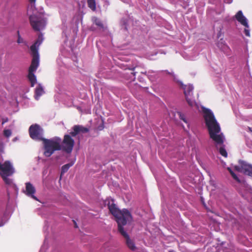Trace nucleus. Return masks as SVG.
I'll return each mask as SVG.
<instances>
[{
    "instance_id": "nucleus-10",
    "label": "nucleus",
    "mask_w": 252,
    "mask_h": 252,
    "mask_svg": "<svg viewBox=\"0 0 252 252\" xmlns=\"http://www.w3.org/2000/svg\"><path fill=\"white\" fill-rule=\"evenodd\" d=\"M235 17L236 20L242 25L245 26L246 28H249L248 20L244 16L243 12L241 10L238 11V12L236 14Z\"/></svg>"
},
{
    "instance_id": "nucleus-4",
    "label": "nucleus",
    "mask_w": 252,
    "mask_h": 252,
    "mask_svg": "<svg viewBox=\"0 0 252 252\" xmlns=\"http://www.w3.org/2000/svg\"><path fill=\"white\" fill-rule=\"evenodd\" d=\"M14 173V169L9 161H5L3 163L0 162V175L6 184H12V180L8 177L12 175Z\"/></svg>"
},
{
    "instance_id": "nucleus-6",
    "label": "nucleus",
    "mask_w": 252,
    "mask_h": 252,
    "mask_svg": "<svg viewBox=\"0 0 252 252\" xmlns=\"http://www.w3.org/2000/svg\"><path fill=\"white\" fill-rule=\"evenodd\" d=\"M39 65V55L36 51H34L33 59L29 70L28 78L31 84V87H33L36 83V78L34 74V72Z\"/></svg>"
},
{
    "instance_id": "nucleus-29",
    "label": "nucleus",
    "mask_w": 252,
    "mask_h": 252,
    "mask_svg": "<svg viewBox=\"0 0 252 252\" xmlns=\"http://www.w3.org/2000/svg\"><path fill=\"white\" fill-rule=\"evenodd\" d=\"M23 42V39L22 38H21L20 36H19V38H18V39L17 40V42L18 43H22Z\"/></svg>"
},
{
    "instance_id": "nucleus-35",
    "label": "nucleus",
    "mask_w": 252,
    "mask_h": 252,
    "mask_svg": "<svg viewBox=\"0 0 252 252\" xmlns=\"http://www.w3.org/2000/svg\"><path fill=\"white\" fill-rule=\"evenodd\" d=\"M131 73H132V74H133L134 76H135V74H136V72H132Z\"/></svg>"
},
{
    "instance_id": "nucleus-20",
    "label": "nucleus",
    "mask_w": 252,
    "mask_h": 252,
    "mask_svg": "<svg viewBox=\"0 0 252 252\" xmlns=\"http://www.w3.org/2000/svg\"><path fill=\"white\" fill-rule=\"evenodd\" d=\"M88 7L93 11L96 10V3L95 0H87Z\"/></svg>"
},
{
    "instance_id": "nucleus-28",
    "label": "nucleus",
    "mask_w": 252,
    "mask_h": 252,
    "mask_svg": "<svg viewBox=\"0 0 252 252\" xmlns=\"http://www.w3.org/2000/svg\"><path fill=\"white\" fill-rule=\"evenodd\" d=\"M8 119L7 118H3L2 119V125H3L4 123H5L7 122H8Z\"/></svg>"
},
{
    "instance_id": "nucleus-26",
    "label": "nucleus",
    "mask_w": 252,
    "mask_h": 252,
    "mask_svg": "<svg viewBox=\"0 0 252 252\" xmlns=\"http://www.w3.org/2000/svg\"><path fill=\"white\" fill-rule=\"evenodd\" d=\"M155 72L153 70H149L148 72H142V73H143L145 75H147L148 77L150 78V77L151 75L150 74Z\"/></svg>"
},
{
    "instance_id": "nucleus-7",
    "label": "nucleus",
    "mask_w": 252,
    "mask_h": 252,
    "mask_svg": "<svg viewBox=\"0 0 252 252\" xmlns=\"http://www.w3.org/2000/svg\"><path fill=\"white\" fill-rule=\"evenodd\" d=\"M118 230L122 236L125 238V242L127 248L132 251H135L137 249L134 241L130 239L127 233L125 231L124 227H120Z\"/></svg>"
},
{
    "instance_id": "nucleus-15",
    "label": "nucleus",
    "mask_w": 252,
    "mask_h": 252,
    "mask_svg": "<svg viewBox=\"0 0 252 252\" xmlns=\"http://www.w3.org/2000/svg\"><path fill=\"white\" fill-rule=\"evenodd\" d=\"M223 143H217L216 147L219 150L220 154L222 156L226 158L227 157V153Z\"/></svg>"
},
{
    "instance_id": "nucleus-9",
    "label": "nucleus",
    "mask_w": 252,
    "mask_h": 252,
    "mask_svg": "<svg viewBox=\"0 0 252 252\" xmlns=\"http://www.w3.org/2000/svg\"><path fill=\"white\" fill-rule=\"evenodd\" d=\"M239 163L240 166H235V169L245 175L252 177V165L241 160L239 161Z\"/></svg>"
},
{
    "instance_id": "nucleus-21",
    "label": "nucleus",
    "mask_w": 252,
    "mask_h": 252,
    "mask_svg": "<svg viewBox=\"0 0 252 252\" xmlns=\"http://www.w3.org/2000/svg\"><path fill=\"white\" fill-rule=\"evenodd\" d=\"M128 23V20L127 18H123L121 21V25L122 26V29L124 31H127V25Z\"/></svg>"
},
{
    "instance_id": "nucleus-22",
    "label": "nucleus",
    "mask_w": 252,
    "mask_h": 252,
    "mask_svg": "<svg viewBox=\"0 0 252 252\" xmlns=\"http://www.w3.org/2000/svg\"><path fill=\"white\" fill-rule=\"evenodd\" d=\"M177 113L179 116V118L183 121H184L185 123L188 125V122L186 118L185 114L179 111L177 112Z\"/></svg>"
},
{
    "instance_id": "nucleus-32",
    "label": "nucleus",
    "mask_w": 252,
    "mask_h": 252,
    "mask_svg": "<svg viewBox=\"0 0 252 252\" xmlns=\"http://www.w3.org/2000/svg\"><path fill=\"white\" fill-rule=\"evenodd\" d=\"M248 129H249V131L252 132V127H248Z\"/></svg>"
},
{
    "instance_id": "nucleus-8",
    "label": "nucleus",
    "mask_w": 252,
    "mask_h": 252,
    "mask_svg": "<svg viewBox=\"0 0 252 252\" xmlns=\"http://www.w3.org/2000/svg\"><path fill=\"white\" fill-rule=\"evenodd\" d=\"M44 155L47 157H50L56 150H61L60 143H44Z\"/></svg>"
},
{
    "instance_id": "nucleus-18",
    "label": "nucleus",
    "mask_w": 252,
    "mask_h": 252,
    "mask_svg": "<svg viewBox=\"0 0 252 252\" xmlns=\"http://www.w3.org/2000/svg\"><path fill=\"white\" fill-rule=\"evenodd\" d=\"M93 23L97 26L100 30H103L104 29V25L101 21L97 17H94L92 18Z\"/></svg>"
},
{
    "instance_id": "nucleus-17",
    "label": "nucleus",
    "mask_w": 252,
    "mask_h": 252,
    "mask_svg": "<svg viewBox=\"0 0 252 252\" xmlns=\"http://www.w3.org/2000/svg\"><path fill=\"white\" fill-rule=\"evenodd\" d=\"M185 95L186 97V99L187 102H188V104L190 107H191L192 108L195 107L196 109L198 108V106L197 103H196V102L194 100H193L191 98H189V96H187L186 90L185 91Z\"/></svg>"
},
{
    "instance_id": "nucleus-14",
    "label": "nucleus",
    "mask_w": 252,
    "mask_h": 252,
    "mask_svg": "<svg viewBox=\"0 0 252 252\" xmlns=\"http://www.w3.org/2000/svg\"><path fill=\"white\" fill-rule=\"evenodd\" d=\"M62 145L61 146V150L66 152L67 153H70L72 150L74 143H62Z\"/></svg>"
},
{
    "instance_id": "nucleus-25",
    "label": "nucleus",
    "mask_w": 252,
    "mask_h": 252,
    "mask_svg": "<svg viewBox=\"0 0 252 252\" xmlns=\"http://www.w3.org/2000/svg\"><path fill=\"white\" fill-rule=\"evenodd\" d=\"M231 175L232 176L233 178L235 180H236L237 182H238V183L240 182V179H239V178L237 177V176L236 175V174L235 173H234L233 174H232V175Z\"/></svg>"
},
{
    "instance_id": "nucleus-13",
    "label": "nucleus",
    "mask_w": 252,
    "mask_h": 252,
    "mask_svg": "<svg viewBox=\"0 0 252 252\" xmlns=\"http://www.w3.org/2000/svg\"><path fill=\"white\" fill-rule=\"evenodd\" d=\"M178 84L181 87V88L184 90V93L185 94V91H187V94L188 96H189L192 94V91L193 90V86L191 84H189L188 85H185L184 84L180 81H177Z\"/></svg>"
},
{
    "instance_id": "nucleus-34",
    "label": "nucleus",
    "mask_w": 252,
    "mask_h": 252,
    "mask_svg": "<svg viewBox=\"0 0 252 252\" xmlns=\"http://www.w3.org/2000/svg\"><path fill=\"white\" fill-rule=\"evenodd\" d=\"M165 71L167 73H168V74H172L171 73H170V72H168L167 70H165Z\"/></svg>"
},
{
    "instance_id": "nucleus-19",
    "label": "nucleus",
    "mask_w": 252,
    "mask_h": 252,
    "mask_svg": "<svg viewBox=\"0 0 252 252\" xmlns=\"http://www.w3.org/2000/svg\"><path fill=\"white\" fill-rule=\"evenodd\" d=\"M74 164V162L66 164L63 165L62 167L61 174H63L66 172L68 169Z\"/></svg>"
},
{
    "instance_id": "nucleus-16",
    "label": "nucleus",
    "mask_w": 252,
    "mask_h": 252,
    "mask_svg": "<svg viewBox=\"0 0 252 252\" xmlns=\"http://www.w3.org/2000/svg\"><path fill=\"white\" fill-rule=\"evenodd\" d=\"M44 93L42 86L39 84L35 90L34 97L36 100H38L39 97Z\"/></svg>"
},
{
    "instance_id": "nucleus-12",
    "label": "nucleus",
    "mask_w": 252,
    "mask_h": 252,
    "mask_svg": "<svg viewBox=\"0 0 252 252\" xmlns=\"http://www.w3.org/2000/svg\"><path fill=\"white\" fill-rule=\"evenodd\" d=\"M26 194L30 196L35 200H38L37 197L34 195L35 192V189L34 186L30 182L26 183Z\"/></svg>"
},
{
    "instance_id": "nucleus-11",
    "label": "nucleus",
    "mask_w": 252,
    "mask_h": 252,
    "mask_svg": "<svg viewBox=\"0 0 252 252\" xmlns=\"http://www.w3.org/2000/svg\"><path fill=\"white\" fill-rule=\"evenodd\" d=\"M43 40V35L40 33L39 34L38 36V38L35 41V42L31 46V50L32 52V59H33V54H34V51H36L37 53V54L39 55L38 50V46L40 44H41L42 41Z\"/></svg>"
},
{
    "instance_id": "nucleus-33",
    "label": "nucleus",
    "mask_w": 252,
    "mask_h": 252,
    "mask_svg": "<svg viewBox=\"0 0 252 252\" xmlns=\"http://www.w3.org/2000/svg\"><path fill=\"white\" fill-rule=\"evenodd\" d=\"M135 67H131V68H130V67H127V69H128L129 70H133L134 69Z\"/></svg>"
},
{
    "instance_id": "nucleus-1",
    "label": "nucleus",
    "mask_w": 252,
    "mask_h": 252,
    "mask_svg": "<svg viewBox=\"0 0 252 252\" xmlns=\"http://www.w3.org/2000/svg\"><path fill=\"white\" fill-rule=\"evenodd\" d=\"M31 138L33 140L42 142H81L87 140L91 136L92 129L90 126L81 125H74L67 131L68 134L64 136L63 141L59 137H55L50 139H46L43 136V129L37 124L31 125L29 129Z\"/></svg>"
},
{
    "instance_id": "nucleus-30",
    "label": "nucleus",
    "mask_w": 252,
    "mask_h": 252,
    "mask_svg": "<svg viewBox=\"0 0 252 252\" xmlns=\"http://www.w3.org/2000/svg\"><path fill=\"white\" fill-rule=\"evenodd\" d=\"M227 170H228V171L229 172V173L231 175H232V174H233L234 173L230 167H228Z\"/></svg>"
},
{
    "instance_id": "nucleus-5",
    "label": "nucleus",
    "mask_w": 252,
    "mask_h": 252,
    "mask_svg": "<svg viewBox=\"0 0 252 252\" xmlns=\"http://www.w3.org/2000/svg\"><path fill=\"white\" fill-rule=\"evenodd\" d=\"M29 19L32 28L35 31H39L42 30L46 26V20L41 14H33L30 16Z\"/></svg>"
},
{
    "instance_id": "nucleus-23",
    "label": "nucleus",
    "mask_w": 252,
    "mask_h": 252,
    "mask_svg": "<svg viewBox=\"0 0 252 252\" xmlns=\"http://www.w3.org/2000/svg\"><path fill=\"white\" fill-rule=\"evenodd\" d=\"M3 133L5 137H8L11 134V131L9 129H5L4 130Z\"/></svg>"
},
{
    "instance_id": "nucleus-2",
    "label": "nucleus",
    "mask_w": 252,
    "mask_h": 252,
    "mask_svg": "<svg viewBox=\"0 0 252 252\" xmlns=\"http://www.w3.org/2000/svg\"><path fill=\"white\" fill-rule=\"evenodd\" d=\"M204 118L208 127L210 137L215 142H224L225 137L220 132V127L212 111L209 109L203 108Z\"/></svg>"
},
{
    "instance_id": "nucleus-24",
    "label": "nucleus",
    "mask_w": 252,
    "mask_h": 252,
    "mask_svg": "<svg viewBox=\"0 0 252 252\" xmlns=\"http://www.w3.org/2000/svg\"><path fill=\"white\" fill-rule=\"evenodd\" d=\"M244 32L246 36H249V37L250 36V30L249 29V28H246L244 29Z\"/></svg>"
},
{
    "instance_id": "nucleus-31",
    "label": "nucleus",
    "mask_w": 252,
    "mask_h": 252,
    "mask_svg": "<svg viewBox=\"0 0 252 252\" xmlns=\"http://www.w3.org/2000/svg\"><path fill=\"white\" fill-rule=\"evenodd\" d=\"M73 223H74V227L75 228H77L78 226H77L76 222L75 220H73Z\"/></svg>"
},
{
    "instance_id": "nucleus-27",
    "label": "nucleus",
    "mask_w": 252,
    "mask_h": 252,
    "mask_svg": "<svg viewBox=\"0 0 252 252\" xmlns=\"http://www.w3.org/2000/svg\"><path fill=\"white\" fill-rule=\"evenodd\" d=\"M29 0L31 3V7L34 8L35 5V1L36 0Z\"/></svg>"
},
{
    "instance_id": "nucleus-36",
    "label": "nucleus",
    "mask_w": 252,
    "mask_h": 252,
    "mask_svg": "<svg viewBox=\"0 0 252 252\" xmlns=\"http://www.w3.org/2000/svg\"><path fill=\"white\" fill-rule=\"evenodd\" d=\"M18 139H17V137H15L14 139H13V141H16V140H17Z\"/></svg>"
},
{
    "instance_id": "nucleus-3",
    "label": "nucleus",
    "mask_w": 252,
    "mask_h": 252,
    "mask_svg": "<svg viewBox=\"0 0 252 252\" xmlns=\"http://www.w3.org/2000/svg\"><path fill=\"white\" fill-rule=\"evenodd\" d=\"M107 206L110 212L115 218L118 224V228L126 225L132 220L130 212L126 209L120 210L114 203L113 199L108 201Z\"/></svg>"
}]
</instances>
